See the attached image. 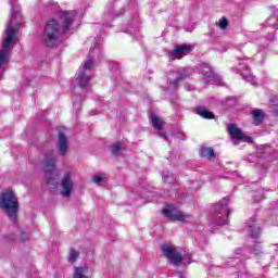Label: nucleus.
Returning a JSON list of instances; mask_svg holds the SVG:
<instances>
[{"instance_id": "nucleus-12", "label": "nucleus", "mask_w": 278, "mask_h": 278, "mask_svg": "<svg viewBox=\"0 0 278 278\" xmlns=\"http://www.w3.org/2000/svg\"><path fill=\"white\" fill-rule=\"evenodd\" d=\"M189 53H192V46L181 45L176 46L174 50L168 52V55L175 58L176 60H181V58H185V55H189Z\"/></svg>"}, {"instance_id": "nucleus-30", "label": "nucleus", "mask_w": 278, "mask_h": 278, "mask_svg": "<svg viewBox=\"0 0 278 278\" xmlns=\"http://www.w3.org/2000/svg\"><path fill=\"white\" fill-rule=\"evenodd\" d=\"M21 239L23 240V242H25V240H29V235L26 232H22Z\"/></svg>"}, {"instance_id": "nucleus-8", "label": "nucleus", "mask_w": 278, "mask_h": 278, "mask_svg": "<svg viewBox=\"0 0 278 278\" xmlns=\"http://www.w3.org/2000/svg\"><path fill=\"white\" fill-rule=\"evenodd\" d=\"M187 77H190V74L186 68H181L175 73H169L167 75V79H169V88L176 90V88L179 87V83L184 79H187Z\"/></svg>"}, {"instance_id": "nucleus-37", "label": "nucleus", "mask_w": 278, "mask_h": 278, "mask_svg": "<svg viewBox=\"0 0 278 278\" xmlns=\"http://www.w3.org/2000/svg\"><path fill=\"white\" fill-rule=\"evenodd\" d=\"M273 27H274V29H278V25L277 24H274Z\"/></svg>"}, {"instance_id": "nucleus-35", "label": "nucleus", "mask_w": 278, "mask_h": 278, "mask_svg": "<svg viewBox=\"0 0 278 278\" xmlns=\"http://www.w3.org/2000/svg\"><path fill=\"white\" fill-rule=\"evenodd\" d=\"M200 73H201V75H205V73H207V71H203V64H202V67H201V70H200Z\"/></svg>"}, {"instance_id": "nucleus-15", "label": "nucleus", "mask_w": 278, "mask_h": 278, "mask_svg": "<svg viewBox=\"0 0 278 278\" xmlns=\"http://www.w3.org/2000/svg\"><path fill=\"white\" fill-rule=\"evenodd\" d=\"M58 140V150L60 155H66V153L68 152V138H66L64 134L60 132Z\"/></svg>"}, {"instance_id": "nucleus-34", "label": "nucleus", "mask_w": 278, "mask_h": 278, "mask_svg": "<svg viewBox=\"0 0 278 278\" xmlns=\"http://www.w3.org/2000/svg\"><path fill=\"white\" fill-rule=\"evenodd\" d=\"M244 66V70L245 71H249V65H247V63H243L242 61L241 62H239V66Z\"/></svg>"}, {"instance_id": "nucleus-2", "label": "nucleus", "mask_w": 278, "mask_h": 278, "mask_svg": "<svg viewBox=\"0 0 278 278\" xmlns=\"http://www.w3.org/2000/svg\"><path fill=\"white\" fill-rule=\"evenodd\" d=\"M0 207L13 223H16L18 214V198L12 190L3 191L0 195Z\"/></svg>"}, {"instance_id": "nucleus-9", "label": "nucleus", "mask_w": 278, "mask_h": 278, "mask_svg": "<svg viewBox=\"0 0 278 278\" xmlns=\"http://www.w3.org/2000/svg\"><path fill=\"white\" fill-rule=\"evenodd\" d=\"M75 182H73V174L67 172L61 181V194L62 197L68 198L73 194Z\"/></svg>"}, {"instance_id": "nucleus-3", "label": "nucleus", "mask_w": 278, "mask_h": 278, "mask_svg": "<svg viewBox=\"0 0 278 278\" xmlns=\"http://www.w3.org/2000/svg\"><path fill=\"white\" fill-rule=\"evenodd\" d=\"M56 162L58 154H55V151L49 150L48 152L45 153L43 166L46 168V177L50 186L55 185V181H58V177H60V169L55 167Z\"/></svg>"}, {"instance_id": "nucleus-32", "label": "nucleus", "mask_w": 278, "mask_h": 278, "mask_svg": "<svg viewBox=\"0 0 278 278\" xmlns=\"http://www.w3.org/2000/svg\"><path fill=\"white\" fill-rule=\"evenodd\" d=\"M273 21H275V16H269L267 20H266V23L267 25H273Z\"/></svg>"}, {"instance_id": "nucleus-18", "label": "nucleus", "mask_w": 278, "mask_h": 278, "mask_svg": "<svg viewBox=\"0 0 278 278\" xmlns=\"http://www.w3.org/2000/svg\"><path fill=\"white\" fill-rule=\"evenodd\" d=\"M195 113L199 114L202 118L212 119L214 118V113L211 111H207V109L203 106H199L195 109Z\"/></svg>"}, {"instance_id": "nucleus-26", "label": "nucleus", "mask_w": 278, "mask_h": 278, "mask_svg": "<svg viewBox=\"0 0 278 278\" xmlns=\"http://www.w3.org/2000/svg\"><path fill=\"white\" fill-rule=\"evenodd\" d=\"M92 179H93L94 184H97L98 186H102L103 184H105L108 178L102 177L100 175H96V176H93Z\"/></svg>"}, {"instance_id": "nucleus-21", "label": "nucleus", "mask_w": 278, "mask_h": 278, "mask_svg": "<svg viewBox=\"0 0 278 278\" xmlns=\"http://www.w3.org/2000/svg\"><path fill=\"white\" fill-rule=\"evenodd\" d=\"M202 157H207L208 160H214L216 154L214 153V149L212 148H203L201 150Z\"/></svg>"}, {"instance_id": "nucleus-31", "label": "nucleus", "mask_w": 278, "mask_h": 278, "mask_svg": "<svg viewBox=\"0 0 278 278\" xmlns=\"http://www.w3.org/2000/svg\"><path fill=\"white\" fill-rule=\"evenodd\" d=\"M157 136H160V138H164L166 142H168V136H166L165 132H157Z\"/></svg>"}, {"instance_id": "nucleus-27", "label": "nucleus", "mask_w": 278, "mask_h": 278, "mask_svg": "<svg viewBox=\"0 0 278 278\" xmlns=\"http://www.w3.org/2000/svg\"><path fill=\"white\" fill-rule=\"evenodd\" d=\"M218 27H220L222 29H226L227 27H229V20H227V17H222L218 22Z\"/></svg>"}, {"instance_id": "nucleus-1", "label": "nucleus", "mask_w": 278, "mask_h": 278, "mask_svg": "<svg viewBox=\"0 0 278 278\" xmlns=\"http://www.w3.org/2000/svg\"><path fill=\"white\" fill-rule=\"evenodd\" d=\"M23 15L18 12L13 13L9 23L7 24V36L2 40V49L0 50V79L1 75L8 68V62H10V51H12V45L18 41V29L23 27Z\"/></svg>"}, {"instance_id": "nucleus-22", "label": "nucleus", "mask_w": 278, "mask_h": 278, "mask_svg": "<svg viewBox=\"0 0 278 278\" xmlns=\"http://www.w3.org/2000/svg\"><path fill=\"white\" fill-rule=\"evenodd\" d=\"M241 76L245 81H249V84H251L252 86H257V78H255V76L244 73H242Z\"/></svg>"}, {"instance_id": "nucleus-10", "label": "nucleus", "mask_w": 278, "mask_h": 278, "mask_svg": "<svg viewBox=\"0 0 278 278\" xmlns=\"http://www.w3.org/2000/svg\"><path fill=\"white\" fill-rule=\"evenodd\" d=\"M162 251L165 257H167V260H169L170 264L174 266H179V264L184 262V257L179 252L175 251V248L170 245H163Z\"/></svg>"}, {"instance_id": "nucleus-5", "label": "nucleus", "mask_w": 278, "mask_h": 278, "mask_svg": "<svg viewBox=\"0 0 278 278\" xmlns=\"http://www.w3.org/2000/svg\"><path fill=\"white\" fill-rule=\"evenodd\" d=\"M229 199L223 198L219 203L213 206L214 225H228L229 224Z\"/></svg>"}, {"instance_id": "nucleus-13", "label": "nucleus", "mask_w": 278, "mask_h": 278, "mask_svg": "<svg viewBox=\"0 0 278 278\" xmlns=\"http://www.w3.org/2000/svg\"><path fill=\"white\" fill-rule=\"evenodd\" d=\"M257 217H252L248 223H247V231L251 238H260V233H262V229L257 226Z\"/></svg>"}, {"instance_id": "nucleus-11", "label": "nucleus", "mask_w": 278, "mask_h": 278, "mask_svg": "<svg viewBox=\"0 0 278 278\" xmlns=\"http://www.w3.org/2000/svg\"><path fill=\"white\" fill-rule=\"evenodd\" d=\"M228 132L231 136L232 140H239V141H244V142H253V139L247 135H244V132H242V130L240 128H238V126H236L235 124H230L228 126Z\"/></svg>"}, {"instance_id": "nucleus-33", "label": "nucleus", "mask_w": 278, "mask_h": 278, "mask_svg": "<svg viewBox=\"0 0 278 278\" xmlns=\"http://www.w3.org/2000/svg\"><path fill=\"white\" fill-rule=\"evenodd\" d=\"M73 103H74V108H79V103H77V96H73Z\"/></svg>"}, {"instance_id": "nucleus-16", "label": "nucleus", "mask_w": 278, "mask_h": 278, "mask_svg": "<svg viewBox=\"0 0 278 278\" xmlns=\"http://www.w3.org/2000/svg\"><path fill=\"white\" fill-rule=\"evenodd\" d=\"M252 114V124L255 125L256 127L262 125L264 123V117L266 116L264 114V111L262 109L253 110L251 111Z\"/></svg>"}, {"instance_id": "nucleus-6", "label": "nucleus", "mask_w": 278, "mask_h": 278, "mask_svg": "<svg viewBox=\"0 0 278 278\" xmlns=\"http://www.w3.org/2000/svg\"><path fill=\"white\" fill-rule=\"evenodd\" d=\"M75 11H62L60 13V24L62 25L63 34H70L73 29V23H75Z\"/></svg>"}, {"instance_id": "nucleus-36", "label": "nucleus", "mask_w": 278, "mask_h": 278, "mask_svg": "<svg viewBox=\"0 0 278 278\" xmlns=\"http://www.w3.org/2000/svg\"><path fill=\"white\" fill-rule=\"evenodd\" d=\"M163 179L166 181V179H168V174H163Z\"/></svg>"}, {"instance_id": "nucleus-17", "label": "nucleus", "mask_w": 278, "mask_h": 278, "mask_svg": "<svg viewBox=\"0 0 278 278\" xmlns=\"http://www.w3.org/2000/svg\"><path fill=\"white\" fill-rule=\"evenodd\" d=\"M78 84L80 88L88 89L90 88V76L86 74V72H83L78 75Z\"/></svg>"}, {"instance_id": "nucleus-7", "label": "nucleus", "mask_w": 278, "mask_h": 278, "mask_svg": "<svg viewBox=\"0 0 278 278\" xmlns=\"http://www.w3.org/2000/svg\"><path fill=\"white\" fill-rule=\"evenodd\" d=\"M163 214H164V216L169 218V220H179L180 223H186V220H188V218H190V215H186L184 212L174 207L173 204H168L163 210Z\"/></svg>"}, {"instance_id": "nucleus-24", "label": "nucleus", "mask_w": 278, "mask_h": 278, "mask_svg": "<svg viewBox=\"0 0 278 278\" xmlns=\"http://www.w3.org/2000/svg\"><path fill=\"white\" fill-rule=\"evenodd\" d=\"M92 66H94V60H92V58H89V59L85 62V64H84V66H83V71H84L85 73H88V71H90V68H92Z\"/></svg>"}, {"instance_id": "nucleus-20", "label": "nucleus", "mask_w": 278, "mask_h": 278, "mask_svg": "<svg viewBox=\"0 0 278 278\" xmlns=\"http://www.w3.org/2000/svg\"><path fill=\"white\" fill-rule=\"evenodd\" d=\"M74 278H88V267H74Z\"/></svg>"}, {"instance_id": "nucleus-23", "label": "nucleus", "mask_w": 278, "mask_h": 278, "mask_svg": "<svg viewBox=\"0 0 278 278\" xmlns=\"http://www.w3.org/2000/svg\"><path fill=\"white\" fill-rule=\"evenodd\" d=\"M78 257H79V252L72 249L70 252L68 262H71V264H75Z\"/></svg>"}, {"instance_id": "nucleus-25", "label": "nucleus", "mask_w": 278, "mask_h": 278, "mask_svg": "<svg viewBox=\"0 0 278 278\" xmlns=\"http://www.w3.org/2000/svg\"><path fill=\"white\" fill-rule=\"evenodd\" d=\"M121 149H122V143L116 142L111 146V153H113L114 155H118L121 153Z\"/></svg>"}, {"instance_id": "nucleus-29", "label": "nucleus", "mask_w": 278, "mask_h": 278, "mask_svg": "<svg viewBox=\"0 0 278 278\" xmlns=\"http://www.w3.org/2000/svg\"><path fill=\"white\" fill-rule=\"evenodd\" d=\"M254 255H262V247L260 244H255L254 245V250H253Z\"/></svg>"}, {"instance_id": "nucleus-19", "label": "nucleus", "mask_w": 278, "mask_h": 278, "mask_svg": "<svg viewBox=\"0 0 278 278\" xmlns=\"http://www.w3.org/2000/svg\"><path fill=\"white\" fill-rule=\"evenodd\" d=\"M150 118H151V125L157 131H160V129H162L164 127V121H162V118L157 117V115H151Z\"/></svg>"}, {"instance_id": "nucleus-38", "label": "nucleus", "mask_w": 278, "mask_h": 278, "mask_svg": "<svg viewBox=\"0 0 278 278\" xmlns=\"http://www.w3.org/2000/svg\"><path fill=\"white\" fill-rule=\"evenodd\" d=\"M79 101H83L81 97H79Z\"/></svg>"}, {"instance_id": "nucleus-28", "label": "nucleus", "mask_w": 278, "mask_h": 278, "mask_svg": "<svg viewBox=\"0 0 278 278\" xmlns=\"http://www.w3.org/2000/svg\"><path fill=\"white\" fill-rule=\"evenodd\" d=\"M255 202L258 203V201H262L264 198V191L260 190L256 192V194L254 195Z\"/></svg>"}, {"instance_id": "nucleus-14", "label": "nucleus", "mask_w": 278, "mask_h": 278, "mask_svg": "<svg viewBox=\"0 0 278 278\" xmlns=\"http://www.w3.org/2000/svg\"><path fill=\"white\" fill-rule=\"evenodd\" d=\"M203 71H207L203 76L205 81H207L208 84H217V85L220 84L222 81L220 76L217 74H214V72H212V67H210L207 63L203 64Z\"/></svg>"}, {"instance_id": "nucleus-4", "label": "nucleus", "mask_w": 278, "mask_h": 278, "mask_svg": "<svg viewBox=\"0 0 278 278\" xmlns=\"http://www.w3.org/2000/svg\"><path fill=\"white\" fill-rule=\"evenodd\" d=\"M60 23L55 20H51L47 23L43 34H42V42L46 47H55L58 40L60 38Z\"/></svg>"}]
</instances>
